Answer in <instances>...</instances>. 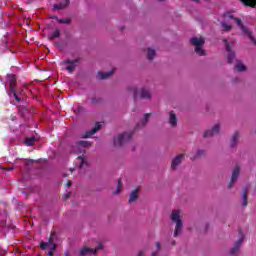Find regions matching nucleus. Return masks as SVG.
Returning a JSON list of instances; mask_svg holds the SVG:
<instances>
[{
	"label": "nucleus",
	"instance_id": "8",
	"mask_svg": "<svg viewBox=\"0 0 256 256\" xmlns=\"http://www.w3.org/2000/svg\"><path fill=\"white\" fill-rule=\"evenodd\" d=\"M241 172V168L239 166H236L235 169L232 172L231 180L228 183V189H231L236 181V179L239 178V173Z\"/></svg>",
	"mask_w": 256,
	"mask_h": 256
},
{
	"label": "nucleus",
	"instance_id": "36",
	"mask_svg": "<svg viewBox=\"0 0 256 256\" xmlns=\"http://www.w3.org/2000/svg\"><path fill=\"white\" fill-rule=\"evenodd\" d=\"M92 105H97L99 103H101L103 100L101 98H97V97H94L92 98Z\"/></svg>",
	"mask_w": 256,
	"mask_h": 256
},
{
	"label": "nucleus",
	"instance_id": "2",
	"mask_svg": "<svg viewBox=\"0 0 256 256\" xmlns=\"http://www.w3.org/2000/svg\"><path fill=\"white\" fill-rule=\"evenodd\" d=\"M190 45H193L195 47V53L200 57L207 55V53L203 49V45H205L204 38L192 37L190 38Z\"/></svg>",
	"mask_w": 256,
	"mask_h": 256
},
{
	"label": "nucleus",
	"instance_id": "49",
	"mask_svg": "<svg viewBox=\"0 0 256 256\" xmlns=\"http://www.w3.org/2000/svg\"><path fill=\"white\" fill-rule=\"evenodd\" d=\"M71 173H73V171H75V169H70Z\"/></svg>",
	"mask_w": 256,
	"mask_h": 256
},
{
	"label": "nucleus",
	"instance_id": "35",
	"mask_svg": "<svg viewBox=\"0 0 256 256\" xmlns=\"http://www.w3.org/2000/svg\"><path fill=\"white\" fill-rule=\"evenodd\" d=\"M51 245L52 248L49 250L48 255L53 256V254L55 253V249H57V245L53 242L51 243Z\"/></svg>",
	"mask_w": 256,
	"mask_h": 256
},
{
	"label": "nucleus",
	"instance_id": "37",
	"mask_svg": "<svg viewBox=\"0 0 256 256\" xmlns=\"http://www.w3.org/2000/svg\"><path fill=\"white\" fill-rule=\"evenodd\" d=\"M11 93L14 95V99L18 102L21 103V98L17 95V91L14 89V92L11 91Z\"/></svg>",
	"mask_w": 256,
	"mask_h": 256
},
{
	"label": "nucleus",
	"instance_id": "25",
	"mask_svg": "<svg viewBox=\"0 0 256 256\" xmlns=\"http://www.w3.org/2000/svg\"><path fill=\"white\" fill-rule=\"evenodd\" d=\"M248 195H249V192H247V189H244L243 194H242V200H243L242 205H243V207H247V205H248V201H247Z\"/></svg>",
	"mask_w": 256,
	"mask_h": 256
},
{
	"label": "nucleus",
	"instance_id": "21",
	"mask_svg": "<svg viewBox=\"0 0 256 256\" xmlns=\"http://www.w3.org/2000/svg\"><path fill=\"white\" fill-rule=\"evenodd\" d=\"M169 123H170L171 127H175L177 125V114H175V112H173V111L170 112Z\"/></svg>",
	"mask_w": 256,
	"mask_h": 256
},
{
	"label": "nucleus",
	"instance_id": "24",
	"mask_svg": "<svg viewBox=\"0 0 256 256\" xmlns=\"http://www.w3.org/2000/svg\"><path fill=\"white\" fill-rule=\"evenodd\" d=\"M35 141H37V139L35 138V136H32L30 138H26L24 143H25V145H27V147H31V146L35 145Z\"/></svg>",
	"mask_w": 256,
	"mask_h": 256
},
{
	"label": "nucleus",
	"instance_id": "46",
	"mask_svg": "<svg viewBox=\"0 0 256 256\" xmlns=\"http://www.w3.org/2000/svg\"><path fill=\"white\" fill-rule=\"evenodd\" d=\"M7 171H13V168H7Z\"/></svg>",
	"mask_w": 256,
	"mask_h": 256
},
{
	"label": "nucleus",
	"instance_id": "33",
	"mask_svg": "<svg viewBox=\"0 0 256 256\" xmlns=\"http://www.w3.org/2000/svg\"><path fill=\"white\" fill-rule=\"evenodd\" d=\"M128 91H132L134 101L137 100V87L128 88Z\"/></svg>",
	"mask_w": 256,
	"mask_h": 256
},
{
	"label": "nucleus",
	"instance_id": "19",
	"mask_svg": "<svg viewBox=\"0 0 256 256\" xmlns=\"http://www.w3.org/2000/svg\"><path fill=\"white\" fill-rule=\"evenodd\" d=\"M149 117H151V114L149 113H146L144 114V119L141 121V125L140 124H137L136 125V129H139V127H145V125H147V123H149Z\"/></svg>",
	"mask_w": 256,
	"mask_h": 256
},
{
	"label": "nucleus",
	"instance_id": "3",
	"mask_svg": "<svg viewBox=\"0 0 256 256\" xmlns=\"http://www.w3.org/2000/svg\"><path fill=\"white\" fill-rule=\"evenodd\" d=\"M131 137H133V133L124 132L119 134L117 137L114 138V147H123L125 143L131 141Z\"/></svg>",
	"mask_w": 256,
	"mask_h": 256
},
{
	"label": "nucleus",
	"instance_id": "50",
	"mask_svg": "<svg viewBox=\"0 0 256 256\" xmlns=\"http://www.w3.org/2000/svg\"><path fill=\"white\" fill-rule=\"evenodd\" d=\"M63 177H67V174H64Z\"/></svg>",
	"mask_w": 256,
	"mask_h": 256
},
{
	"label": "nucleus",
	"instance_id": "48",
	"mask_svg": "<svg viewBox=\"0 0 256 256\" xmlns=\"http://www.w3.org/2000/svg\"><path fill=\"white\" fill-rule=\"evenodd\" d=\"M172 246L175 247V241L172 242Z\"/></svg>",
	"mask_w": 256,
	"mask_h": 256
},
{
	"label": "nucleus",
	"instance_id": "7",
	"mask_svg": "<svg viewBox=\"0 0 256 256\" xmlns=\"http://www.w3.org/2000/svg\"><path fill=\"white\" fill-rule=\"evenodd\" d=\"M79 61H81V59L79 58L74 60H71V59L65 60L64 65H68L66 67V71H68V73H73V71H75V69L77 68V63H79Z\"/></svg>",
	"mask_w": 256,
	"mask_h": 256
},
{
	"label": "nucleus",
	"instance_id": "6",
	"mask_svg": "<svg viewBox=\"0 0 256 256\" xmlns=\"http://www.w3.org/2000/svg\"><path fill=\"white\" fill-rule=\"evenodd\" d=\"M103 249V244H99L95 249L84 246L80 249L79 255L86 256V255H95L99 250Z\"/></svg>",
	"mask_w": 256,
	"mask_h": 256
},
{
	"label": "nucleus",
	"instance_id": "23",
	"mask_svg": "<svg viewBox=\"0 0 256 256\" xmlns=\"http://www.w3.org/2000/svg\"><path fill=\"white\" fill-rule=\"evenodd\" d=\"M9 83H10V91L15 92V83H17V79L15 78V75L10 76Z\"/></svg>",
	"mask_w": 256,
	"mask_h": 256
},
{
	"label": "nucleus",
	"instance_id": "47",
	"mask_svg": "<svg viewBox=\"0 0 256 256\" xmlns=\"http://www.w3.org/2000/svg\"><path fill=\"white\" fill-rule=\"evenodd\" d=\"M192 1H194V3H199V0H192Z\"/></svg>",
	"mask_w": 256,
	"mask_h": 256
},
{
	"label": "nucleus",
	"instance_id": "10",
	"mask_svg": "<svg viewBox=\"0 0 256 256\" xmlns=\"http://www.w3.org/2000/svg\"><path fill=\"white\" fill-rule=\"evenodd\" d=\"M99 129H101V123L97 122L93 129L87 131L84 135H82V139H89V137L95 135V133H97Z\"/></svg>",
	"mask_w": 256,
	"mask_h": 256
},
{
	"label": "nucleus",
	"instance_id": "45",
	"mask_svg": "<svg viewBox=\"0 0 256 256\" xmlns=\"http://www.w3.org/2000/svg\"><path fill=\"white\" fill-rule=\"evenodd\" d=\"M55 45H56V47H61L60 43H56Z\"/></svg>",
	"mask_w": 256,
	"mask_h": 256
},
{
	"label": "nucleus",
	"instance_id": "14",
	"mask_svg": "<svg viewBox=\"0 0 256 256\" xmlns=\"http://www.w3.org/2000/svg\"><path fill=\"white\" fill-rule=\"evenodd\" d=\"M113 73H115V69H113L109 72H106V73L99 71L97 73V78L98 79H109V76L112 75Z\"/></svg>",
	"mask_w": 256,
	"mask_h": 256
},
{
	"label": "nucleus",
	"instance_id": "39",
	"mask_svg": "<svg viewBox=\"0 0 256 256\" xmlns=\"http://www.w3.org/2000/svg\"><path fill=\"white\" fill-rule=\"evenodd\" d=\"M156 249H157V251L161 250V243L156 242Z\"/></svg>",
	"mask_w": 256,
	"mask_h": 256
},
{
	"label": "nucleus",
	"instance_id": "13",
	"mask_svg": "<svg viewBox=\"0 0 256 256\" xmlns=\"http://www.w3.org/2000/svg\"><path fill=\"white\" fill-rule=\"evenodd\" d=\"M53 237H55V232H51L48 242H41L40 243V248L43 251H45V249H47V247L51 246V244L53 243Z\"/></svg>",
	"mask_w": 256,
	"mask_h": 256
},
{
	"label": "nucleus",
	"instance_id": "42",
	"mask_svg": "<svg viewBox=\"0 0 256 256\" xmlns=\"http://www.w3.org/2000/svg\"><path fill=\"white\" fill-rule=\"evenodd\" d=\"M51 19H56V21H59V17L57 16H52Z\"/></svg>",
	"mask_w": 256,
	"mask_h": 256
},
{
	"label": "nucleus",
	"instance_id": "28",
	"mask_svg": "<svg viewBox=\"0 0 256 256\" xmlns=\"http://www.w3.org/2000/svg\"><path fill=\"white\" fill-rule=\"evenodd\" d=\"M234 69H236V71H245L247 67H245L243 63L239 62L235 65Z\"/></svg>",
	"mask_w": 256,
	"mask_h": 256
},
{
	"label": "nucleus",
	"instance_id": "1",
	"mask_svg": "<svg viewBox=\"0 0 256 256\" xmlns=\"http://www.w3.org/2000/svg\"><path fill=\"white\" fill-rule=\"evenodd\" d=\"M171 221L175 223L174 237L183 233V219H181V210H173L171 213Z\"/></svg>",
	"mask_w": 256,
	"mask_h": 256
},
{
	"label": "nucleus",
	"instance_id": "41",
	"mask_svg": "<svg viewBox=\"0 0 256 256\" xmlns=\"http://www.w3.org/2000/svg\"><path fill=\"white\" fill-rule=\"evenodd\" d=\"M71 198V193H67V194H65V199L67 200V199H70Z\"/></svg>",
	"mask_w": 256,
	"mask_h": 256
},
{
	"label": "nucleus",
	"instance_id": "18",
	"mask_svg": "<svg viewBox=\"0 0 256 256\" xmlns=\"http://www.w3.org/2000/svg\"><path fill=\"white\" fill-rule=\"evenodd\" d=\"M70 1L66 0L65 3H59V4H55L53 6V10L54 11H60L61 9H65V7H67V5H69Z\"/></svg>",
	"mask_w": 256,
	"mask_h": 256
},
{
	"label": "nucleus",
	"instance_id": "51",
	"mask_svg": "<svg viewBox=\"0 0 256 256\" xmlns=\"http://www.w3.org/2000/svg\"><path fill=\"white\" fill-rule=\"evenodd\" d=\"M158 1L163 2L164 0H158Z\"/></svg>",
	"mask_w": 256,
	"mask_h": 256
},
{
	"label": "nucleus",
	"instance_id": "4",
	"mask_svg": "<svg viewBox=\"0 0 256 256\" xmlns=\"http://www.w3.org/2000/svg\"><path fill=\"white\" fill-rule=\"evenodd\" d=\"M240 238L235 242L234 247L230 250V255L237 256L239 255V249H241V245H243V239L245 236L243 235V231L239 230Z\"/></svg>",
	"mask_w": 256,
	"mask_h": 256
},
{
	"label": "nucleus",
	"instance_id": "5",
	"mask_svg": "<svg viewBox=\"0 0 256 256\" xmlns=\"http://www.w3.org/2000/svg\"><path fill=\"white\" fill-rule=\"evenodd\" d=\"M235 23L240 27L242 33L247 35L248 39H251L255 43V38H253V34L250 32L249 28L243 25V21L240 18H234Z\"/></svg>",
	"mask_w": 256,
	"mask_h": 256
},
{
	"label": "nucleus",
	"instance_id": "15",
	"mask_svg": "<svg viewBox=\"0 0 256 256\" xmlns=\"http://www.w3.org/2000/svg\"><path fill=\"white\" fill-rule=\"evenodd\" d=\"M239 141V132H235L230 140L231 147H237V143Z\"/></svg>",
	"mask_w": 256,
	"mask_h": 256
},
{
	"label": "nucleus",
	"instance_id": "32",
	"mask_svg": "<svg viewBox=\"0 0 256 256\" xmlns=\"http://www.w3.org/2000/svg\"><path fill=\"white\" fill-rule=\"evenodd\" d=\"M58 23L62 25H69V23H71V20L69 18L58 19Z\"/></svg>",
	"mask_w": 256,
	"mask_h": 256
},
{
	"label": "nucleus",
	"instance_id": "30",
	"mask_svg": "<svg viewBox=\"0 0 256 256\" xmlns=\"http://www.w3.org/2000/svg\"><path fill=\"white\" fill-rule=\"evenodd\" d=\"M78 159L81 161L80 169H83L84 165H88L87 158H85V156H78Z\"/></svg>",
	"mask_w": 256,
	"mask_h": 256
},
{
	"label": "nucleus",
	"instance_id": "11",
	"mask_svg": "<svg viewBox=\"0 0 256 256\" xmlns=\"http://www.w3.org/2000/svg\"><path fill=\"white\" fill-rule=\"evenodd\" d=\"M224 43H226V51L229 52L227 56V61L229 64H231L235 60V52H231V45L227 43V40H224Z\"/></svg>",
	"mask_w": 256,
	"mask_h": 256
},
{
	"label": "nucleus",
	"instance_id": "22",
	"mask_svg": "<svg viewBox=\"0 0 256 256\" xmlns=\"http://www.w3.org/2000/svg\"><path fill=\"white\" fill-rule=\"evenodd\" d=\"M141 99H151V92L149 90L143 88L140 93Z\"/></svg>",
	"mask_w": 256,
	"mask_h": 256
},
{
	"label": "nucleus",
	"instance_id": "17",
	"mask_svg": "<svg viewBox=\"0 0 256 256\" xmlns=\"http://www.w3.org/2000/svg\"><path fill=\"white\" fill-rule=\"evenodd\" d=\"M61 37V30L56 28L55 31L48 36L49 41H53V39H59Z\"/></svg>",
	"mask_w": 256,
	"mask_h": 256
},
{
	"label": "nucleus",
	"instance_id": "38",
	"mask_svg": "<svg viewBox=\"0 0 256 256\" xmlns=\"http://www.w3.org/2000/svg\"><path fill=\"white\" fill-rule=\"evenodd\" d=\"M224 17H226V19H233V21H235V16H233V14L231 13H225L224 14Z\"/></svg>",
	"mask_w": 256,
	"mask_h": 256
},
{
	"label": "nucleus",
	"instance_id": "12",
	"mask_svg": "<svg viewBox=\"0 0 256 256\" xmlns=\"http://www.w3.org/2000/svg\"><path fill=\"white\" fill-rule=\"evenodd\" d=\"M183 157H185V155H183V154L176 156L172 160L171 169H173V170L177 169V166L181 165V162L183 161Z\"/></svg>",
	"mask_w": 256,
	"mask_h": 256
},
{
	"label": "nucleus",
	"instance_id": "43",
	"mask_svg": "<svg viewBox=\"0 0 256 256\" xmlns=\"http://www.w3.org/2000/svg\"><path fill=\"white\" fill-rule=\"evenodd\" d=\"M157 253H159V251L152 252V256H157Z\"/></svg>",
	"mask_w": 256,
	"mask_h": 256
},
{
	"label": "nucleus",
	"instance_id": "20",
	"mask_svg": "<svg viewBox=\"0 0 256 256\" xmlns=\"http://www.w3.org/2000/svg\"><path fill=\"white\" fill-rule=\"evenodd\" d=\"M139 190L136 189V190H133L131 193H130V198L128 200V203H133L134 201H137L138 197H139V194H138Z\"/></svg>",
	"mask_w": 256,
	"mask_h": 256
},
{
	"label": "nucleus",
	"instance_id": "16",
	"mask_svg": "<svg viewBox=\"0 0 256 256\" xmlns=\"http://www.w3.org/2000/svg\"><path fill=\"white\" fill-rule=\"evenodd\" d=\"M244 7H251L252 9H255L256 7V0H240Z\"/></svg>",
	"mask_w": 256,
	"mask_h": 256
},
{
	"label": "nucleus",
	"instance_id": "34",
	"mask_svg": "<svg viewBox=\"0 0 256 256\" xmlns=\"http://www.w3.org/2000/svg\"><path fill=\"white\" fill-rule=\"evenodd\" d=\"M205 155V150H198L194 155V159H199V157H203Z\"/></svg>",
	"mask_w": 256,
	"mask_h": 256
},
{
	"label": "nucleus",
	"instance_id": "9",
	"mask_svg": "<svg viewBox=\"0 0 256 256\" xmlns=\"http://www.w3.org/2000/svg\"><path fill=\"white\" fill-rule=\"evenodd\" d=\"M221 130V127L219 124H216L212 127L211 130H207L204 132V138L207 139L208 137H213L214 135H219V131Z\"/></svg>",
	"mask_w": 256,
	"mask_h": 256
},
{
	"label": "nucleus",
	"instance_id": "31",
	"mask_svg": "<svg viewBox=\"0 0 256 256\" xmlns=\"http://www.w3.org/2000/svg\"><path fill=\"white\" fill-rule=\"evenodd\" d=\"M122 187H123V183H121V179H119L116 191L114 192V195H119V193H121V188Z\"/></svg>",
	"mask_w": 256,
	"mask_h": 256
},
{
	"label": "nucleus",
	"instance_id": "44",
	"mask_svg": "<svg viewBox=\"0 0 256 256\" xmlns=\"http://www.w3.org/2000/svg\"><path fill=\"white\" fill-rule=\"evenodd\" d=\"M137 256H143V252H139Z\"/></svg>",
	"mask_w": 256,
	"mask_h": 256
},
{
	"label": "nucleus",
	"instance_id": "26",
	"mask_svg": "<svg viewBox=\"0 0 256 256\" xmlns=\"http://www.w3.org/2000/svg\"><path fill=\"white\" fill-rule=\"evenodd\" d=\"M222 31L229 33L233 29V26L227 24L226 22H221Z\"/></svg>",
	"mask_w": 256,
	"mask_h": 256
},
{
	"label": "nucleus",
	"instance_id": "29",
	"mask_svg": "<svg viewBox=\"0 0 256 256\" xmlns=\"http://www.w3.org/2000/svg\"><path fill=\"white\" fill-rule=\"evenodd\" d=\"M76 145H79L80 147H91V142L89 141H78Z\"/></svg>",
	"mask_w": 256,
	"mask_h": 256
},
{
	"label": "nucleus",
	"instance_id": "40",
	"mask_svg": "<svg viewBox=\"0 0 256 256\" xmlns=\"http://www.w3.org/2000/svg\"><path fill=\"white\" fill-rule=\"evenodd\" d=\"M73 185V182H71V180H69L66 184V187H71Z\"/></svg>",
	"mask_w": 256,
	"mask_h": 256
},
{
	"label": "nucleus",
	"instance_id": "27",
	"mask_svg": "<svg viewBox=\"0 0 256 256\" xmlns=\"http://www.w3.org/2000/svg\"><path fill=\"white\" fill-rule=\"evenodd\" d=\"M147 59L149 61H153V59H155V50L154 49L148 48Z\"/></svg>",
	"mask_w": 256,
	"mask_h": 256
}]
</instances>
